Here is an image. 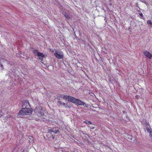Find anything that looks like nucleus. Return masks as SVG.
I'll list each match as a JSON object with an SVG mask.
<instances>
[{
  "mask_svg": "<svg viewBox=\"0 0 152 152\" xmlns=\"http://www.w3.org/2000/svg\"><path fill=\"white\" fill-rule=\"evenodd\" d=\"M60 132V130L56 128L49 129L46 134L47 139L50 141L56 140L57 139V134Z\"/></svg>",
  "mask_w": 152,
  "mask_h": 152,
  "instance_id": "obj_1",
  "label": "nucleus"
},
{
  "mask_svg": "<svg viewBox=\"0 0 152 152\" xmlns=\"http://www.w3.org/2000/svg\"><path fill=\"white\" fill-rule=\"evenodd\" d=\"M32 112L31 109H26L25 108H22L18 113V115L22 116L25 115H30Z\"/></svg>",
  "mask_w": 152,
  "mask_h": 152,
  "instance_id": "obj_2",
  "label": "nucleus"
},
{
  "mask_svg": "<svg viewBox=\"0 0 152 152\" xmlns=\"http://www.w3.org/2000/svg\"><path fill=\"white\" fill-rule=\"evenodd\" d=\"M63 98L64 99L74 103L75 102V101L77 99L73 97L67 95H64Z\"/></svg>",
  "mask_w": 152,
  "mask_h": 152,
  "instance_id": "obj_3",
  "label": "nucleus"
},
{
  "mask_svg": "<svg viewBox=\"0 0 152 152\" xmlns=\"http://www.w3.org/2000/svg\"><path fill=\"white\" fill-rule=\"evenodd\" d=\"M54 55L59 59H62L63 57V53L61 52H59L57 50H55V53H54Z\"/></svg>",
  "mask_w": 152,
  "mask_h": 152,
  "instance_id": "obj_4",
  "label": "nucleus"
},
{
  "mask_svg": "<svg viewBox=\"0 0 152 152\" xmlns=\"http://www.w3.org/2000/svg\"><path fill=\"white\" fill-rule=\"evenodd\" d=\"M22 107L28 109H30V105L28 100H26L23 101V102Z\"/></svg>",
  "mask_w": 152,
  "mask_h": 152,
  "instance_id": "obj_5",
  "label": "nucleus"
},
{
  "mask_svg": "<svg viewBox=\"0 0 152 152\" xmlns=\"http://www.w3.org/2000/svg\"><path fill=\"white\" fill-rule=\"evenodd\" d=\"M143 54L147 58L150 59L152 58V54L148 51L145 50L143 52Z\"/></svg>",
  "mask_w": 152,
  "mask_h": 152,
  "instance_id": "obj_6",
  "label": "nucleus"
},
{
  "mask_svg": "<svg viewBox=\"0 0 152 152\" xmlns=\"http://www.w3.org/2000/svg\"><path fill=\"white\" fill-rule=\"evenodd\" d=\"M75 102V104L77 105H84L85 104V103L81 101L79 99H77L76 100Z\"/></svg>",
  "mask_w": 152,
  "mask_h": 152,
  "instance_id": "obj_7",
  "label": "nucleus"
},
{
  "mask_svg": "<svg viewBox=\"0 0 152 152\" xmlns=\"http://www.w3.org/2000/svg\"><path fill=\"white\" fill-rule=\"evenodd\" d=\"M37 56L38 57L39 59L41 61L43 60V58L44 57V54L40 52L39 54H38Z\"/></svg>",
  "mask_w": 152,
  "mask_h": 152,
  "instance_id": "obj_8",
  "label": "nucleus"
},
{
  "mask_svg": "<svg viewBox=\"0 0 152 152\" xmlns=\"http://www.w3.org/2000/svg\"><path fill=\"white\" fill-rule=\"evenodd\" d=\"M64 107L66 108H70L72 107V105L69 102L65 103Z\"/></svg>",
  "mask_w": 152,
  "mask_h": 152,
  "instance_id": "obj_9",
  "label": "nucleus"
},
{
  "mask_svg": "<svg viewBox=\"0 0 152 152\" xmlns=\"http://www.w3.org/2000/svg\"><path fill=\"white\" fill-rule=\"evenodd\" d=\"M145 127H146V129L147 131V132L148 133L149 132H150L151 131V129L150 127V125L149 124H147L145 126Z\"/></svg>",
  "mask_w": 152,
  "mask_h": 152,
  "instance_id": "obj_10",
  "label": "nucleus"
},
{
  "mask_svg": "<svg viewBox=\"0 0 152 152\" xmlns=\"http://www.w3.org/2000/svg\"><path fill=\"white\" fill-rule=\"evenodd\" d=\"M108 77L109 82L110 83H112L114 80V77L111 75H109L108 76Z\"/></svg>",
  "mask_w": 152,
  "mask_h": 152,
  "instance_id": "obj_11",
  "label": "nucleus"
},
{
  "mask_svg": "<svg viewBox=\"0 0 152 152\" xmlns=\"http://www.w3.org/2000/svg\"><path fill=\"white\" fill-rule=\"evenodd\" d=\"M64 15L67 20H69L70 18V17L69 14H68L66 12H65L64 14Z\"/></svg>",
  "mask_w": 152,
  "mask_h": 152,
  "instance_id": "obj_12",
  "label": "nucleus"
},
{
  "mask_svg": "<svg viewBox=\"0 0 152 152\" xmlns=\"http://www.w3.org/2000/svg\"><path fill=\"white\" fill-rule=\"evenodd\" d=\"M39 52L38 50H34L33 51V53L35 56H37L38 54H39Z\"/></svg>",
  "mask_w": 152,
  "mask_h": 152,
  "instance_id": "obj_13",
  "label": "nucleus"
},
{
  "mask_svg": "<svg viewBox=\"0 0 152 152\" xmlns=\"http://www.w3.org/2000/svg\"><path fill=\"white\" fill-rule=\"evenodd\" d=\"M57 103L60 106L64 105H65V103L60 101H58Z\"/></svg>",
  "mask_w": 152,
  "mask_h": 152,
  "instance_id": "obj_14",
  "label": "nucleus"
},
{
  "mask_svg": "<svg viewBox=\"0 0 152 152\" xmlns=\"http://www.w3.org/2000/svg\"><path fill=\"white\" fill-rule=\"evenodd\" d=\"M142 123L143 125H145V126L147 124H148L146 120L145 119L143 120L142 121Z\"/></svg>",
  "mask_w": 152,
  "mask_h": 152,
  "instance_id": "obj_15",
  "label": "nucleus"
},
{
  "mask_svg": "<svg viewBox=\"0 0 152 152\" xmlns=\"http://www.w3.org/2000/svg\"><path fill=\"white\" fill-rule=\"evenodd\" d=\"M83 122H84V123H85L86 124H92V123L90 121H84Z\"/></svg>",
  "mask_w": 152,
  "mask_h": 152,
  "instance_id": "obj_16",
  "label": "nucleus"
},
{
  "mask_svg": "<svg viewBox=\"0 0 152 152\" xmlns=\"http://www.w3.org/2000/svg\"><path fill=\"white\" fill-rule=\"evenodd\" d=\"M138 13L140 16L142 17V18L143 17V14L142 13V12L140 10H138Z\"/></svg>",
  "mask_w": 152,
  "mask_h": 152,
  "instance_id": "obj_17",
  "label": "nucleus"
},
{
  "mask_svg": "<svg viewBox=\"0 0 152 152\" xmlns=\"http://www.w3.org/2000/svg\"><path fill=\"white\" fill-rule=\"evenodd\" d=\"M28 138L29 139L32 141H34V138L33 137L31 136H29L28 137Z\"/></svg>",
  "mask_w": 152,
  "mask_h": 152,
  "instance_id": "obj_18",
  "label": "nucleus"
},
{
  "mask_svg": "<svg viewBox=\"0 0 152 152\" xmlns=\"http://www.w3.org/2000/svg\"><path fill=\"white\" fill-rule=\"evenodd\" d=\"M150 138L152 139V131L148 133Z\"/></svg>",
  "mask_w": 152,
  "mask_h": 152,
  "instance_id": "obj_19",
  "label": "nucleus"
},
{
  "mask_svg": "<svg viewBox=\"0 0 152 152\" xmlns=\"http://www.w3.org/2000/svg\"><path fill=\"white\" fill-rule=\"evenodd\" d=\"M128 136L129 137H128V140H132V137L131 136H130L129 135H128Z\"/></svg>",
  "mask_w": 152,
  "mask_h": 152,
  "instance_id": "obj_20",
  "label": "nucleus"
},
{
  "mask_svg": "<svg viewBox=\"0 0 152 152\" xmlns=\"http://www.w3.org/2000/svg\"><path fill=\"white\" fill-rule=\"evenodd\" d=\"M147 23L148 24H149L150 25H152V23L151 20H148L147 21Z\"/></svg>",
  "mask_w": 152,
  "mask_h": 152,
  "instance_id": "obj_21",
  "label": "nucleus"
},
{
  "mask_svg": "<svg viewBox=\"0 0 152 152\" xmlns=\"http://www.w3.org/2000/svg\"><path fill=\"white\" fill-rule=\"evenodd\" d=\"M135 97L136 99H138L140 98V96L138 95H137L135 96Z\"/></svg>",
  "mask_w": 152,
  "mask_h": 152,
  "instance_id": "obj_22",
  "label": "nucleus"
},
{
  "mask_svg": "<svg viewBox=\"0 0 152 152\" xmlns=\"http://www.w3.org/2000/svg\"><path fill=\"white\" fill-rule=\"evenodd\" d=\"M50 50L52 52H54V50L50 49Z\"/></svg>",
  "mask_w": 152,
  "mask_h": 152,
  "instance_id": "obj_23",
  "label": "nucleus"
},
{
  "mask_svg": "<svg viewBox=\"0 0 152 152\" xmlns=\"http://www.w3.org/2000/svg\"><path fill=\"white\" fill-rule=\"evenodd\" d=\"M3 115L2 112L0 111V118Z\"/></svg>",
  "mask_w": 152,
  "mask_h": 152,
  "instance_id": "obj_24",
  "label": "nucleus"
},
{
  "mask_svg": "<svg viewBox=\"0 0 152 152\" xmlns=\"http://www.w3.org/2000/svg\"><path fill=\"white\" fill-rule=\"evenodd\" d=\"M90 127L91 129H94L95 128V127L93 126H90Z\"/></svg>",
  "mask_w": 152,
  "mask_h": 152,
  "instance_id": "obj_25",
  "label": "nucleus"
},
{
  "mask_svg": "<svg viewBox=\"0 0 152 152\" xmlns=\"http://www.w3.org/2000/svg\"><path fill=\"white\" fill-rule=\"evenodd\" d=\"M0 66H1V68H2V69H3V67H3V65H2V64H1V65H0Z\"/></svg>",
  "mask_w": 152,
  "mask_h": 152,
  "instance_id": "obj_26",
  "label": "nucleus"
},
{
  "mask_svg": "<svg viewBox=\"0 0 152 152\" xmlns=\"http://www.w3.org/2000/svg\"><path fill=\"white\" fill-rule=\"evenodd\" d=\"M42 114H41V115H42Z\"/></svg>",
  "mask_w": 152,
  "mask_h": 152,
  "instance_id": "obj_27",
  "label": "nucleus"
}]
</instances>
